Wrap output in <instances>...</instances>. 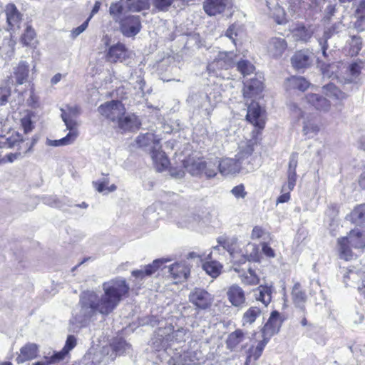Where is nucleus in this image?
Instances as JSON below:
<instances>
[{"label":"nucleus","mask_w":365,"mask_h":365,"mask_svg":"<svg viewBox=\"0 0 365 365\" xmlns=\"http://www.w3.org/2000/svg\"><path fill=\"white\" fill-rule=\"evenodd\" d=\"M117 122L118 128L123 131L137 129L140 125L138 117L133 113L126 115L125 113L123 116H120Z\"/></svg>","instance_id":"393cba45"},{"label":"nucleus","mask_w":365,"mask_h":365,"mask_svg":"<svg viewBox=\"0 0 365 365\" xmlns=\"http://www.w3.org/2000/svg\"><path fill=\"white\" fill-rule=\"evenodd\" d=\"M67 354H68L66 352H64V350L62 349L61 351L55 352L50 357L46 356L45 359L47 360V361L48 362V364L50 365L51 364H55V363L59 362L60 361L63 360Z\"/></svg>","instance_id":"4d7b16f0"},{"label":"nucleus","mask_w":365,"mask_h":365,"mask_svg":"<svg viewBox=\"0 0 365 365\" xmlns=\"http://www.w3.org/2000/svg\"><path fill=\"white\" fill-rule=\"evenodd\" d=\"M221 265L216 261H211L205 262L203 264L204 270L212 277H217L221 269Z\"/></svg>","instance_id":"49530a36"},{"label":"nucleus","mask_w":365,"mask_h":365,"mask_svg":"<svg viewBox=\"0 0 365 365\" xmlns=\"http://www.w3.org/2000/svg\"><path fill=\"white\" fill-rule=\"evenodd\" d=\"M36 36V33L31 26H28L21 36V41L25 46H29Z\"/></svg>","instance_id":"5fc2aeb1"},{"label":"nucleus","mask_w":365,"mask_h":365,"mask_svg":"<svg viewBox=\"0 0 365 365\" xmlns=\"http://www.w3.org/2000/svg\"><path fill=\"white\" fill-rule=\"evenodd\" d=\"M245 333L241 329H237L230 333L226 340L227 348L230 350H235L237 346L243 341Z\"/></svg>","instance_id":"72a5a7b5"},{"label":"nucleus","mask_w":365,"mask_h":365,"mask_svg":"<svg viewBox=\"0 0 365 365\" xmlns=\"http://www.w3.org/2000/svg\"><path fill=\"white\" fill-rule=\"evenodd\" d=\"M61 114H66L70 118H76L79 114V108L77 106H67L66 109H61Z\"/></svg>","instance_id":"e2e57ef3"},{"label":"nucleus","mask_w":365,"mask_h":365,"mask_svg":"<svg viewBox=\"0 0 365 365\" xmlns=\"http://www.w3.org/2000/svg\"><path fill=\"white\" fill-rule=\"evenodd\" d=\"M341 27V23L338 22L337 24H334L332 26L327 28L324 31L323 37L321 38L322 41H326L327 42L328 39L330 38L334 34L338 33L339 30Z\"/></svg>","instance_id":"6e6d98bb"},{"label":"nucleus","mask_w":365,"mask_h":365,"mask_svg":"<svg viewBox=\"0 0 365 365\" xmlns=\"http://www.w3.org/2000/svg\"><path fill=\"white\" fill-rule=\"evenodd\" d=\"M296 36H297L300 40L307 41L312 37V31L302 26L297 29Z\"/></svg>","instance_id":"13d9d810"},{"label":"nucleus","mask_w":365,"mask_h":365,"mask_svg":"<svg viewBox=\"0 0 365 365\" xmlns=\"http://www.w3.org/2000/svg\"><path fill=\"white\" fill-rule=\"evenodd\" d=\"M29 72V64L24 61H20L18 66L14 68V75L17 84L21 85L27 80Z\"/></svg>","instance_id":"473e14b6"},{"label":"nucleus","mask_w":365,"mask_h":365,"mask_svg":"<svg viewBox=\"0 0 365 365\" xmlns=\"http://www.w3.org/2000/svg\"><path fill=\"white\" fill-rule=\"evenodd\" d=\"M167 268L164 267L163 269ZM168 272L170 277L174 280L175 283L180 282L186 279L190 274V268L185 262H177L168 267Z\"/></svg>","instance_id":"ddd939ff"},{"label":"nucleus","mask_w":365,"mask_h":365,"mask_svg":"<svg viewBox=\"0 0 365 365\" xmlns=\"http://www.w3.org/2000/svg\"><path fill=\"white\" fill-rule=\"evenodd\" d=\"M262 314L261 309L257 307H250L243 314L242 319V326L250 325Z\"/></svg>","instance_id":"c9c22d12"},{"label":"nucleus","mask_w":365,"mask_h":365,"mask_svg":"<svg viewBox=\"0 0 365 365\" xmlns=\"http://www.w3.org/2000/svg\"><path fill=\"white\" fill-rule=\"evenodd\" d=\"M130 345L122 339H116L111 345L105 346L93 361V365H107L108 361H113L117 355H121L129 351Z\"/></svg>","instance_id":"39448f33"},{"label":"nucleus","mask_w":365,"mask_h":365,"mask_svg":"<svg viewBox=\"0 0 365 365\" xmlns=\"http://www.w3.org/2000/svg\"><path fill=\"white\" fill-rule=\"evenodd\" d=\"M38 346L34 343H28L20 349V354L16 357L18 364L32 360L38 356Z\"/></svg>","instance_id":"aec40b11"},{"label":"nucleus","mask_w":365,"mask_h":365,"mask_svg":"<svg viewBox=\"0 0 365 365\" xmlns=\"http://www.w3.org/2000/svg\"><path fill=\"white\" fill-rule=\"evenodd\" d=\"M11 96V88L8 86L0 87V106L5 105Z\"/></svg>","instance_id":"bf43d9fd"},{"label":"nucleus","mask_w":365,"mask_h":365,"mask_svg":"<svg viewBox=\"0 0 365 365\" xmlns=\"http://www.w3.org/2000/svg\"><path fill=\"white\" fill-rule=\"evenodd\" d=\"M230 4L229 0H205L204 10L210 16L222 13Z\"/></svg>","instance_id":"6ab92c4d"},{"label":"nucleus","mask_w":365,"mask_h":365,"mask_svg":"<svg viewBox=\"0 0 365 365\" xmlns=\"http://www.w3.org/2000/svg\"><path fill=\"white\" fill-rule=\"evenodd\" d=\"M303 133L308 138H312L319 131V126L314 118L304 121Z\"/></svg>","instance_id":"79ce46f5"},{"label":"nucleus","mask_w":365,"mask_h":365,"mask_svg":"<svg viewBox=\"0 0 365 365\" xmlns=\"http://www.w3.org/2000/svg\"><path fill=\"white\" fill-rule=\"evenodd\" d=\"M202 360V354L199 350H187L180 355L178 363L181 365L200 364Z\"/></svg>","instance_id":"b1692460"},{"label":"nucleus","mask_w":365,"mask_h":365,"mask_svg":"<svg viewBox=\"0 0 365 365\" xmlns=\"http://www.w3.org/2000/svg\"><path fill=\"white\" fill-rule=\"evenodd\" d=\"M272 16L275 22L278 24H284L287 22L284 9L278 5L273 8Z\"/></svg>","instance_id":"8fccbe9b"},{"label":"nucleus","mask_w":365,"mask_h":365,"mask_svg":"<svg viewBox=\"0 0 365 365\" xmlns=\"http://www.w3.org/2000/svg\"><path fill=\"white\" fill-rule=\"evenodd\" d=\"M339 252L340 258L345 260H350L353 253L349 245L358 250H365V231H360L358 229L350 231L347 237L338 240Z\"/></svg>","instance_id":"20e7f679"},{"label":"nucleus","mask_w":365,"mask_h":365,"mask_svg":"<svg viewBox=\"0 0 365 365\" xmlns=\"http://www.w3.org/2000/svg\"><path fill=\"white\" fill-rule=\"evenodd\" d=\"M350 217L353 223L365 227V205L362 204L355 207Z\"/></svg>","instance_id":"e433bc0d"},{"label":"nucleus","mask_w":365,"mask_h":365,"mask_svg":"<svg viewBox=\"0 0 365 365\" xmlns=\"http://www.w3.org/2000/svg\"><path fill=\"white\" fill-rule=\"evenodd\" d=\"M171 330L170 327H166L164 328H159L155 332L154 336L152 338V345L156 351L161 349H167L168 346H171V344L169 342V338L167 334Z\"/></svg>","instance_id":"2eb2a0df"},{"label":"nucleus","mask_w":365,"mask_h":365,"mask_svg":"<svg viewBox=\"0 0 365 365\" xmlns=\"http://www.w3.org/2000/svg\"><path fill=\"white\" fill-rule=\"evenodd\" d=\"M150 155L156 170L158 172H161L168 167L170 163L169 160L167 158L165 152L161 150V147L160 148H157L156 149L153 150Z\"/></svg>","instance_id":"bb28decb"},{"label":"nucleus","mask_w":365,"mask_h":365,"mask_svg":"<svg viewBox=\"0 0 365 365\" xmlns=\"http://www.w3.org/2000/svg\"><path fill=\"white\" fill-rule=\"evenodd\" d=\"M247 261L259 262V252L258 247L252 243H248L245 247V254H243L237 262L239 264H245Z\"/></svg>","instance_id":"cd10ccee"},{"label":"nucleus","mask_w":365,"mask_h":365,"mask_svg":"<svg viewBox=\"0 0 365 365\" xmlns=\"http://www.w3.org/2000/svg\"><path fill=\"white\" fill-rule=\"evenodd\" d=\"M292 297L295 306L304 312L307 295L305 292L302 290L299 283H296L294 285L292 291Z\"/></svg>","instance_id":"c756f323"},{"label":"nucleus","mask_w":365,"mask_h":365,"mask_svg":"<svg viewBox=\"0 0 365 365\" xmlns=\"http://www.w3.org/2000/svg\"><path fill=\"white\" fill-rule=\"evenodd\" d=\"M218 163L219 159L217 158H214L212 159L206 160V167L203 171V173L207 178L215 177L217 174V171L218 170Z\"/></svg>","instance_id":"c03bdc74"},{"label":"nucleus","mask_w":365,"mask_h":365,"mask_svg":"<svg viewBox=\"0 0 365 365\" xmlns=\"http://www.w3.org/2000/svg\"><path fill=\"white\" fill-rule=\"evenodd\" d=\"M254 151L253 143L250 141L245 145L240 147V151L236 155L237 158H225L219 160L218 170L223 175H229L240 172L243 160L252 155Z\"/></svg>","instance_id":"7ed1b4c3"},{"label":"nucleus","mask_w":365,"mask_h":365,"mask_svg":"<svg viewBox=\"0 0 365 365\" xmlns=\"http://www.w3.org/2000/svg\"><path fill=\"white\" fill-rule=\"evenodd\" d=\"M98 112L113 122L118 121L125 114V107L119 101L106 102L98 108Z\"/></svg>","instance_id":"423d86ee"},{"label":"nucleus","mask_w":365,"mask_h":365,"mask_svg":"<svg viewBox=\"0 0 365 365\" xmlns=\"http://www.w3.org/2000/svg\"><path fill=\"white\" fill-rule=\"evenodd\" d=\"M310 83L303 77L292 76L287 79L285 88L287 91L299 90L304 91L309 87Z\"/></svg>","instance_id":"c85d7f7f"},{"label":"nucleus","mask_w":365,"mask_h":365,"mask_svg":"<svg viewBox=\"0 0 365 365\" xmlns=\"http://www.w3.org/2000/svg\"><path fill=\"white\" fill-rule=\"evenodd\" d=\"M205 93H206L207 98L209 99V102H210L212 106V108L214 110L217 103L222 101V96L219 89L207 88Z\"/></svg>","instance_id":"a18cd8bd"},{"label":"nucleus","mask_w":365,"mask_h":365,"mask_svg":"<svg viewBox=\"0 0 365 365\" xmlns=\"http://www.w3.org/2000/svg\"><path fill=\"white\" fill-rule=\"evenodd\" d=\"M76 139L75 132L68 133L64 138L59 140L47 139L46 144L48 146L60 147L72 144Z\"/></svg>","instance_id":"58836bf2"},{"label":"nucleus","mask_w":365,"mask_h":365,"mask_svg":"<svg viewBox=\"0 0 365 365\" xmlns=\"http://www.w3.org/2000/svg\"><path fill=\"white\" fill-rule=\"evenodd\" d=\"M364 68V63L362 62H355L350 65L349 70L351 75L357 78L361 71V69Z\"/></svg>","instance_id":"680f3d73"},{"label":"nucleus","mask_w":365,"mask_h":365,"mask_svg":"<svg viewBox=\"0 0 365 365\" xmlns=\"http://www.w3.org/2000/svg\"><path fill=\"white\" fill-rule=\"evenodd\" d=\"M232 256V269L238 274L239 278L245 285H257L259 282V277L257 274L255 269L251 267H248L247 271L240 267L242 264L237 262V255L235 254H231Z\"/></svg>","instance_id":"0eeeda50"},{"label":"nucleus","mask_w":365,"mask_h":365,"mask_svg":"<svg viewBox=\"0 0 365 365\" xmlns=\"http://www.w3.org/2000/svg\"><path fill=\"white\" fill-rule=\"evenodd\" d=\"M272 287L269 286H259L256 291V299L262 302L265 306L271 302Z\"/></svg>","instance_id":"ea45409f"},{"label":"nucleus","mask_w":365,"mask_h":365,"mask_svg":"<svg viewBox=\"0 0 365 365\" xmlns=\"http://www.w3.org/2000/svg\"><path fill=\"white\" fill-rule=\"evenodd\" d=\"M226 294L228 301L235 307H242L245 303V291L237 284L230 286L227 288Z\"/></svg>","instance_id":"4468645a"},{"label":"nucleus","mask_w":365,"mask_h":365,"mask_svg":"<svg viewBox=\"0 0 365 365\" xmlns=\"http://www.w3.org/2000/svg\"><path fill=\"white\" fill-rule=\"evenodd\" d=\"M151 4L157 11H166L172 5L175 8L180 7L178 0H151Z\"/></svg>","instance_id":"4c0bfd02"},{"label":"nucleus","mask_w":365,"mask_h":365,"mask_svg":"<svg viewBox=\"0 0 365 365\" xmlns=\"http://www.w3.org/2000/svg\"><path fill=\"white\" fill-rule=\"evenodd\" d=\"M125 0L111 4L109 13L113 20L118 24L120 32L125 37H135L141 30L139 16L127 14Z\"/></svg>","instance_id":"f03ea898"},{"label":"nucleus","mask_w":365,"mask_h":365,"mask_svg":"<svg viewBox=\"0 0 365 365\" xmlns=\"http://www.w3.org/2000/svg\"><path fill=\"white\" fill-rule=\"evenodd\" d=\"M191 99L194 101L195 106L202 110V114L203 115H210L213 110L205 92L192 95Z\"/></svg>","instance_id":"4be33fe9"},{"label":"nucleus","mask_w":365,"mask_h":365,"mask_svg":"<svg viewBox=\"0 0 365 365\" xmlns=\"http://www.w3.org/2000/svg\"><path fill=\"white\" fill-rule=\"evenodd\" d=\"M189 301L197 309H206L213 302V297L206 290L195 288L189 294Z\"/></svg>","instance_id":"6e6552de"},{"label":"nucleus","mask_w":365,"mask_h":365,"mask_svg":"<svg viewBox=\"0 0 365 365\" xmlns=\"http://www.w3.org/2000/svg\"><path fill=\"white\" fill-rule=\"evenodd\" d=\"M206 167V160L200 159L187 162L185 165L186 170L192 175H198L203 173Z\"/></svg>","instance_id":"f704fd0d"},{"label":"nucleus","mask_w":365,"mask_h":365,"mask_svg":"<svg viewBox=\"0 0 365 365\" xmlns=\"http://www.w3.org/2000/svg\"><path fill=\"white\" fill-rule=\"evenodd\" d=\"M130 52L125 48V46L121 43H118L108 49L107 58L110 62H123L129 58Z\"/></svg>","instance_id":"f3484780"},{"label":"nucleus","mask_w":365,"mask_h":365,"mask_svg":"<svg viewBox=\"0 0 365 365\" xmlns=\"http://www.w3.org/2000/svg\"><path fill=\"white\" fill-rule=\"evenodd\" d=\"M323 93L328 97L341 99L343 93L333 83H329L322 88Z\"/></svg>","instance_id":"de8ad7c7"},{"label":"nucleus","mask_w":365,"mask_h":365,"mask_svg":"<svg viewBox=\"0 0 365 365\" xmlns=\"http://www.w3.org/2000/svg\"><path fill=\"white\" fill-rule=\"evenodd\" d=\"M231 193L237 199H244L247 195V192L245 190V186L242 184L234 187L231 190Z\"/></svg>","instance_id":"052dcab7"},{"label":"nucleus","mask_w":365,"mask_h":365,"mask_svg":"<svg viewBox=\"0 0 365 365\" xmlns=\"http://www.w3.org/2000/svg\"><path fill=\"white\" fill-rule=\"evenodd\" d=\"M76 345V339L73 335H69L67 337L66 344L63 349L64 350V352H66L68 354V352L72 350Z\"/></svg>","instance_id":"0e129e2a"},{"label":"nucleus","mask_w":365,"mask_h":365,"mask_svg":"<svg viewBox=\"0 0 365 365\" xmlns=\"http://www.w3.org/2000/svg\"><path fill=\"white\" fill-rule=\"evenodd\" d=\"M167 336L169 338V342L171 344V346H173L175 342H185L186 340V330L183 328H180L176 331H172L171 329L170 331L167 334Z\"/></svg>","instance_id":"37998d69"},{"label":"nucleus","mask_w":365,"mask_h":365,"mask_svg":"<svg viewBox=\"0 0 365 365\" xmlns=\"http://www.w3.org/2000/svg\"><path fill=\"white\" fill-rule=\"evenodd\" d=\"M310 106L322 111H328L330 108V102L326 98L316 93H308L304 99Z\"/></svg>","instance_id":"a211bd4d"},{"label":"nucleus","mask_w":365,"mask_h":365,"mask_svg":"<svg viewBox=\"0 0 365 365\" xmlns=\"http://www.w3.org/2000/svg\"><path fill=\"white\" fill-rule=\"evenodd\" d=\"M268 341L267 338H263V339L257 344V346H252L249 349L248 355L245 361L246 365H249L252 361H255L259 358Z\"/></svg>","instance_id":"2f4dec72"},{"label":"nucleus","mask_w":365,"mask_h":365,"mask_svg":"<svg viewBox=\"0 0 365 365\" xmlns=\"http://www.w3.org/2000/svg\"><path fill=\"white\" fill-rule=\"evenodd\" d=\"M93 184L95 185L96 189L99 192H103V191L111 192H114L117 189V187L114 184H112L110 186H108L109 184V180L107 178H104L101 180L95 182Z\"/></svg>","instance_id":"09e8293b"},{"label":"nucleus","mask_w":365,"mask_h":365,"mask_svg":"<svg viewBox=\"0 0 365 365\" xmlns=\"http://www.w3.org/2000/svg\"><path fill=\"white\" fill-rule=\"evenodd\" d=\"M287 48V43L281 37L272 38L268 44L269 53L274 57H280Z\"/></svg>","instance_id":"5701e85b"},{"label":"nucleus","mask_w":365,"mask_h":365,"mask_svg":"<svg viewBox=\"0 0 365 365\" xmlns=\"http://www.w3.org/2000/svg\"><path fill=\"white\" fill-rule=\"evenodd\" d=\"M6 21L10 29L15 26H18L21 21V14L13 4H9L6 6L5 9Z\"/></svg>","instance_id":"7c9ffc66"},{"label":"nucleus","mask_w":365,"mask_h":365,"mask_svg":"<svg viewBox=\"0 0 365 365\" xmlns=\"http://www.w3.org/2000/svg\"><path fill=\"white\" fill-rule=\"evenodd\" d=\"M247 120L259 129L264 127V110L259 103L252 101L247 108Z\"/></svg>","instance_id":"9d476101"},{"label":"nucleus","mask_w":365,"mask_h":365,"mask_svg":"<svg viewBox=\"0 0 365 365\" xmlns=\"http://www.w3.org/2000/svg\"><path fill=\"white\" fill-rule=\"evenodd\" d=\"M235 64L232 52H219L214 60L209 63L207 69L210 72L216 73L217 70L228 69Z\"/></svg>","instance_id":"1a4fd4ad"},{"label":"nucleus","mask_w":365,"mask_h":365,"mask_svg":"<svg viewBox=\"0 0 365 365\" xmlns=\"http://www.w3.org/2000/svg\"><path fill=\"white\" fill-rule=\"evenodd\" d=\"M313 61V53L309 50H300L297 51L291 58V62L297 69L309 67Z\"/></svg>","instance_id":"dca6fc26"},{"label":"nucleus","mask_w":365,"mask_h":365,"mask_svg":"<svg viewBox=\"0 0 365 365\" xmlns=\"http://www.w3.org/2000/svg\"><path fill=\"white\" fill-rule=\"evenodd\" d=\"M297 157L298 154L296 153H293L290 158H289V168H288V173H296V169L297 167Z\"/></svg>","instance_id":"338daca9"},{"label":"nucleus","mask_w":365,"mask_h":365,"mask_svg":"<svg viewBox=\"0 0 365 365\" xmlns=\"http://www.w3.org/2000/svg\"><path fill=\"white\" fill-rule=\"evenodd\" d=\"M237 68L243 76L250 75L255 70L254 66L246 60L240 61L237 64Z\"/></svg>","instance_id":"3c124183"},{"label":"nucleus","mask_w":365,"mask_h":365,"mask_svg":"<svg viewBox=\"0 0 365 365\" xmlns=\"http://www.w3.org/2000/svg\"><path fill=\"white\" fill-rule=\"evenodd\" d=\"M350 45V53L352 56H356L361 49L362 41L360 36H353L351 37Z\"/></svg>","instance_id":"864d4df0"},{"label":"nucleus","mask_w":365,"mask_h":365,"mask_svg":"<svg viewBox=\"0 0 365 365\" xmlns=\"http://www.w3.org/2000/svg\"><path fill=\"white\" fill-rule=\"evenodd\" d=\"M262 83L258 79H251L244 83L243 96L245 98H252L262 91Z\"/></svg>","instance_id":"a878e982"},{"label":"nucleus","mask_w":365,"mask_h":365,"mask_svg":"<svg viewBox=\"0 0 365 365\" xmlns=\"http://www.w3.org/2000/svg\"><path fill=\"white\" fill-rule=\"evenodd\" d=\"M61 118L66 125L69 133L75 132L76 133V138L78 136V130L77 129L78 123L76 118H70L66 114H61Z\"/></svg>","instance_id":"603ef678"},{"label":"nucleus","mask_w":365,"mask_h":365,"mask_svg":"<svg viewBox=\"0 0 365 365\" xmlns=\"http://www.w3.org/2000/svg\"><path fill=\"white\" fill-rule=\"evenodd\" d=\"M125 2L127 10L131 11H140L150 6L148 0H128Z\"/></svg>","instance_id":"a19ab883"},{"label":"nucleus","mask_w":365,"mask_h":365,"mask_svg":"<svg viewBox=\"0 0 365 365\" xmlns=\"http://www.w3.org/2000/svg\"><path fill=\"white\" fill-rule=\"evenodd\" d=\"M282 319L277 311H273L262 329L263 338H267L269 341L270 337L277 334L282 325Z\"/></svg>","instance_id":"f8f14e48"},{"label":"nucleus","mask_w":365,"mask_h":365,"mask_svg":"<svg viewBox=\"0 0 365 365\" xmlns=\"http://www.w3.org/2000/svg\"><path fill=\"white\" fill-rule=\"evenodd\" d=\"M21 125L24 128V130L26 133H29L32 130L33 122L29 116H25L21 119Z\"/></svg>","instance_id":"774afa93"},{"label":"nucleus","mask_w":365,"mask_h":365,"mask_svg":"<svg viewBox=\"0 0 365 365\" xmlns=\"http://www.w3.org/2000/svg\"><path fill=\"white\" fill-rule=\"evenodd\" d=\"M160 138L152 133H140L135 140L137 145L146 151L153 153V150L160 148Z\"/></svg>","instance_id":"9b49d317"},{"label":"nucleus","mask_w":365,"mask_h":365,"mask_svg":"<svg viewBox=\"0 0 365 365\" xmlns=\"http://www.w3.org/2000/svg\"><path fill=\"white\" fill-rule=\"evenodd\" d=\"M168 259H158L153 262L152 264H148L143 269L133 270L132 275L137 279L142 280L145 276H150L154 274Z\"/></svg>","instance_id":"412c9836"},{"label":"nucleus","mask_w":365,"mask_h":365,"mask_svg":"<svg viewBox=\"0 0 365 365\" xmlns=\"http://www.w3.org/2000/svg\"><path fill=\"white\" fill-rule=\"evenodd\" d=\"M89 21H90V18H88L86 19V21H85L81 26H79L77 28L74 29L71 31V37L73 38H75L78 35H80L81 33H83L86 29V28L88 27Z\"/></svg>","instance_id":"69168bd1"},{"label":"nucleus","mask_w":365,"mask_h":365,"mask_svg":"<svg viewBox=\"0 0 365 365\" xmlns=\"http://www.w3.org/2000/svg\"><path fill=\"white\" fill-rule=\"evenodd\" d=\"M130 287L125 279L117 277L102 284L103 292H84L80 297L79 309L75 314L79 323H84L98 313L108 315L128 294Z\"/></svg>","instance_id":"f257e3e1"}]
</instances>
